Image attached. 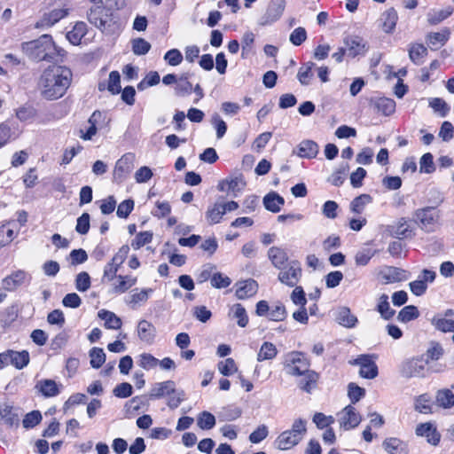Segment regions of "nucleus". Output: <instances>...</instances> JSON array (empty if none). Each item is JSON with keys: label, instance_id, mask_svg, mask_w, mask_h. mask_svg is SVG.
Segmentation results:
<instances>
[{"label": "nucleus", "instance_id": "26", "mask_svg": "<svg viewBox=\"0 0 454 454\" xmlns=\"http://www.w3.org/2000/svg\"><path fill=\"white\" fill-rule=\"evenodd\" d=\"M268 257L273 266L278 270L289 262L286 252L278 247H271L268 250Z\"/></svg>", "mask_w": 454, "mask_h": 454}, {"label": "nucleus", "instance_id": "46", "mask_svg": "<svg viewBox=\"0 0 454 454\" xmlns=\"http://www.w3.org/2000/svg\"><path fill=\"white\" fill-rule=\"evenodd\" d=\"M89 356L90 358V366L94 369L100 368L103 364L106 362V354L101 348L94 347L92 348L90 352Z\"/></svg>", "mask_w": 454, "mask_h": 454}, {"label": "nucleus", "instance_id": "18", "mask_svg": "<svg viewBox=\"0 0 454 454\" xmlns=\"http://www.w3.org/2000/svg\"><path fill=\"white\" fill-rule=\"evenodd\" d=\"M370 103L377 110L385 116H389L395 111V102L394 99L386 97H372L370 98Z\"/></svg>", "mask_w": 454, "mask_h": 454}, {"label": "nucleus", "instance_id": "51", "mask_svg": "<svg viewBox=\"0 0 454 454\" xmlns=\"http://www.w3.org/2000/svg\"><path fill=\"white\" fill-rule=\"evenodd\" d=\"M197 425L203 430H209L215 427V418L208 411H202L197 419Z\"/></svg>", "mask_w": 454, "mask_h": 454}, {"label": "nucleus", "instance_id": "63", "mask_svg": "<svg viewBox=\"0 0 454 454\" xmlns=\"http://www.w3.org/2000/svg\"><path fill=\"white\" fill-rule=\"evenodd\" d=\"M151 49V44L143 38L132 40V51L136 55H145Z\"/></svg>", "mask_w": 454, "mask_h": 454}, {"label": "nucleus", "instance_id": "4", "mask_svg": "<svg viewBox=\"0 0 454 454\" xmlns=\"http://www.w3.org/2000/svg\"><path fill=\"white\" fill-rule=\"evenodd\" d=\"M87 16L89 22L101 31H104L107 27H110L112 11L106 6L103 0H94Z\"/></svg>", "mask_w": 454, "mask_h": 454}, {"label": "nucleus", "instance_id": "14", "mask_svg": "<svg viewBox=\"0 0 454 454\" xmlns=\"http://www.w3.org/2000/svg\"><path fill=\"white\" fill-rule=\"evenodd\" d=\"M406 271L395 266H383L378 272L381 284L388 285L406 280Z\"/></svg>", "mask_w": 454, "mask_h": 454}, {"label": "nucleus", "instance_id": "29", "mask_svg": "<svg viewBox=\"0 0 454 454\" xmlns=\"http://www.w3.org/2000/svg\"><path fill=\"white\" fill-rule=\"evenodd\" d=\"M375 309L384 320L392 319L395 314V310L390 307L388 295L386 294H382L379 296Z\"/></svg>", "mask_w": 454, "mask_h": 454}, {"label": "nucleus", "instance_id": "40", "mask_svg": "<svg viewBox=\"0 0 454 454\" xmlns=\"http://www.w3.org/2000/svg\"><path fill=\"white\" fill-rule=\"evenodd\" d=\"M314 63L308 62L299 68L297 78L301 84L314 82Z\"/></svg>", "mask_w": 454, "mask_h": 454}, {"label": "nucleus", "instance_id": "3", "mask_svg": "<svg viewBox=\"0 0 454 454\" xmlns=\"http://www.w3.org/2000/svg\"><path fill=\"white\" fill-rule=\"evenodd\" d=\"M307 434V420L301 418L294 420L291 429L283 431L275 440L278 450H288L298 445Z\"/></svg>", "mask_w": 454, "mask_h": 454}, {"label": "nucleus", "instance_id": "27", "mask_svg": "<svg viewBox=\"0 0 454 454\" xmlns=\"http://www.w3.org/2000/svg\"><path fill=\"white\" fill-rule=\"evenodd\" d=\"M265 208L272 213H278L281 210V207L285 204L282 196L275 192L267 193L262 200Z\"/></svg>", "mask_w": 454, "mask_h": 454}, {"label": "nucleus", "instance_id": "32", "mask_svg": "<svg viewBox=\"0 0 454 454\" xmlns=\"http://www.w3.org/2000/svg\"><path fill=\"white\" fill-rule=\"evenodd\" d=\"M116 279H117V283H114L113 285L112 293L117 294H124L131 286L136 285L137 280L136 277H132L130 275H126V276L118 275V277H116Z\"/></svg>", "mask_w": 454, "mask_h": 454}, {"label": "nucleus", "instance_id": "47", "mask_svg": "<svg viewBox=\"0 0 454 454\" xmlns=\"http://www.w3.org/2000/svg\"><path fill=\"white\" fill-rule=\"evenodd\" d=\"M372 201V198L369 194H361L356 197L350 203V209L356 214H361L364 207Z\"/></svg>", "mask_w": 454, "mask_h": 454}, {"label": "nucleus", "instance_id": "30", "mask_svg": "<svg viewBox=\"0 0 454 454\" xmlns=\"http://www.w3.org/2000/svg\"><path fill=\"white\" fill-rule=\"evenodd\" d=\"M221 198L217 200V201L208 207L206 212V218L209 224H216L221 222L223 216L225 215L224 208L223 207V200H220Z\"/></svg>", "mask_w": 454, "mask_h": 454}, {"label": "nucleus", "instance_id": "44", "mask_svg": "<svg viewBox=\"0 0 454 454\" xmlns=\"http://www.w3.org/2000/svg\"><path fill=\"white\" fill-rule=\"evenodd\" d=\"M278 354V350L276 346L271 343L265 341L262 345L258 354H257V360L259 362L264 361V360H270L273 359Z\"/></svg>", "mask_w": 454, "mask_h": 454}, {"label": "nucleus", "instance_id": "2", "mask_svg": "<svg viewBox=\"0 0 454 454\" xmlns=\"http://www.w3.org/2000/svg\"><path fill=\"white\" fill-rule=\"evenodd\" d=\"M432 192L435 196L434 199H429V202L434 205L418 208L412 214L413 221L426 232H433L435 231V227L439 224L441 217L437 207L444 200V197L438 191H433Z\"/></svg>", "mask_w": 454, "mask_h": 454}, {"label": "nucleus", "instance_id": "64", "mask_svg": "<svg viewBox=\"0 0 454 454\" xmlns=\"http://www.w3.org/2000/svg\"><path fill=\"white\" fill-rule=\"evenodd\" d=\"M268 317L272 321H283L286 317V310L282 303H278L270 309Z\"/></svg>", "mask_w": 454, "mask_h": 454}, {"label": "nucleus", "instance_id": "39", "mask_svg": "<svg viewBox=\"0 0 454 454\" xmlns=\"http://www.w3.org/2000/svg\"><path fill=\"white\" fill-rule=\"evenodd\" d=\"M85 35L86 24L84 22H77L73 29L67 33L66 37L73 45H78Z\"/></svg>", "mask_w": 454, "mask_h": 454}, {"label": "nucleus", "instance_id": "60", "mask_svg": "<svg viewBox=\"0 0 454 454\" xmlns=\"http://www.w3.org/2000/svg\"><path fill=\"white\" fill-rule=\"evenodd\" d=\"M159 364V359L148 353H143L139 356L138 364L145 370H151L156 367Z\"/></svg>", "mask_w": 454, "mask_h": 454}, {"label": "nucleus", "instance_id": "31", "mask_svg": "<svg viewBox=\"0 0 454 454\" xmlns=\"http://www.w3.org/2000/svg\"><path fill=\"white\" fill-rule=\"evenodd\" d=\"M8 356L10 364L13 365L18 370L23 369L29 364V353L27 350L14 351L8 349Z\"/></svg>", "mask_w": 454, "mask_h": 454}, {"label": "nucleus", "instance_id": "49", "mask_svg": "<svg viewBox=\"0 0 454 454\" xmlns=\"http://www.w3.org/2000/svg\"><path fill=\"white\" fill-rule=\"evenodd\" d=\"M37 111L31 105H24L16 110V117L20 121H32L36 116Z\"/></svg>", "mask_w": 454, "mask_h": 454}, {"label": "nucleus", "instance_id": "54", "mask_svg": "<svg viewBox=\"0 0 454 454\" xmlns=\"http://www.w3.org/2000/svg\"><path fill=\"white\" fill-rule=\"evenodd\" d=\"M153 293L152 288L142 289L138 292L137 289H134L132 291V294L129 297V303L132 305H137L140 303H145L147 301L149 298V294Z\"/></svg>", "mask_w": 454, "mask_h": 454}, {"label": "nucleus", "instance_id": "16", "mask_svg": "<svg viewBox=\"0 0 454 454\" xmlns=\"http://www.w3.org/2000/svg\"><path fill=\"white\" fill-rule=\"evenodd\" d=\"M416 434L426 437L427 442L432 445H437L440 442L441 434L431 422L418 425L416 427Z\"/></svg>", "mask_w": 454, "mask_h": 454}, {"label": "nucleus", "instance_id": "6", "mask_svg": "<svg viewBox=\"0 0 454 454\" xmlns=\"http://www.w3.org/2000/svg\"><path fill=\"white\" fill-rule=\"evenodd\" d=\"M428 360H425L423 356L412 357L404 361L400 369L403 377L405 378H423L426 376Z\"/></svg>", "mask_w": 454, "mask_h": 454}, {"label": "nucleus", "instance_id": "13", "mask_svg": "<svg viewBox=\"0 0 454 454\" xmlns=\"http://www.w3.org/2000/svg\"><path fill=\"white\" fill-rule=\"evenodd\" d=\"M352 364L360 366L359 375L362 378L372 380L378 376V366L369 355L359 356Z\"/></svg>", "mask_w": 454, "mask_h": 454}, {"label": "nucleus", "instance_id": "34", "mask_svg": "<svg viewBox=\"0 0 454 454\" xmlns=\"http://www.w3.org/2000/svg\"><path fill=\"white\" fill-rule=\"evenodd\" d=\"M98 317L105 321L104 325L107 329L118 330L121 327V319L112 311L100 309L98 312Z\"/></svg>", "mask_w": 454, "mask_h": 454}, {"label": "nucleus", "instance_id": "19", "mask_svg": "<svg viewBox=\"0 0 454 454\" xmlns=\"http://www.w3.org/2000/svg\"><path fill=\"white\" fill-rule=\"evenodd\" d=\"M361 422V416L356 411L352 405L346 406L342 411V417L340 420V427L346 430L355 428Z\"/></svg>", "mask_w": 454, "mask_h": 454}, {"label": "nucleus", "instance_id": "10", "mask_svg": "<svg viewBox=\"0 0 454 454\" xmlns=\"http://www.w3.org/2000/svg\"><path fill=\"white\" fill-rule=\"evenodd\" d=\"M31 280V276L23 270H18L6 276L2 280V287L4 291L14 292L20 286L28 284Z\"/></svg>", "mask_w": 454, "mask_h": 454}, {"label": "nucleus", "instance_id": "56", "mask_svg": "<svg viewBox=\"0 0 454 454\" xmlns=\"http://www.w3.org/2000/svg\"><path fill=\"white\" fill-rule=\"evenodd\" d=\"M42 421V414L39 411H32L25 415L22 425L26 429L33 428Z\"/></svg>", "mask_w": 454, "mask_h": 454}, {"label": "nucleus", "instance_id": "37", "mask_svg": "<svg viewBox=\"0 0 454 454\" xmlns=\"http://www.w3.org/2000/svg\"><path fill=\"white\" fill-rule=\"evenodd\" d=\"M336 320L340 325L347 328L355 327L357 323V317L347 307H342L339 309Z\"/></svg>", "mask_w": 454, "mask_h": 454}, {"label": "nucleus", "instance_id": "7", "mask_svg": "<svg viewBox=\"0 0 454 454\" xmlns=\"http://www.w3.org/2000/svg\"><path fill=\"white\" fill-rule=\"evenodd\" d=\"M285 367L287 374L299 376L310 370V363L302 353L292 352L286 356Z\"/></svg>", "mask_w": 454, "mask_h": 454}, {"label": "nucleus", "instance_id": "62", "mask_svg": "<svg viewBox=\"0 0 454 454\" xmlns=\"http://www.w3.org/2000/svg\"><path fill=\"white\" fill-rule=\"evenodd\" d=\"M348 388V395L352 403H357L365 395L364 388L355 383H349Z\"/></svg>", "mask_w": 454, "mask_h": 454}, {"label": "nucleus", "instance_id": "23", "mask_svg": "<svg viewBox=\"0 0 454 454\" xmlns=\"http://www.w3.org/2000/svg\"><path fill=\"white\" fill-rule=\"evenodd\" d=\"M176 383L173 380H166L155 383L150 392V399H160L171 395L175 392Z\"/></svg>", "mask_w": 454, "mask_h": 454}, {"label": "nucleus", "instance_id": "24", "mask_svg": "<svg viewBox=\"0 0 454 454\" xmlns=\"http://www.w3.org/2000/svg\"><path fill=\"white\" fill-rule=\"evenodd\" d=\"M68 14V10L65 8L54 9L45 13L43 18L35 24V27H51L65 18Z\"/></svg>", "mask_w": 454, "mask_h": 454}, {"label": "nucleus", "instance_id": "8", "mask_svg": "<svg viewBox=\"0 0 454 454\" xmlns=\"http://www.w3.org/2000/svg\"><path fill=\"white\" fill-rule=\"evenodd\" d=\"M278 279L284 285L294 287L302 276L301 263L298 261H290L286 266L279 269Z\"/></svg>", "mask_w": 454, "mask_h": 454}, {"label": "nucleus", "instance_id": "12", "mask_svg": "<svg viewBox=\"0 0 454 454\" xmlns=\"http://www.w3.org/2000/svg\"><path fill=\"white\" fill-rule=\"evenodd\" d=\"M436 278V273L433 270L424 269L418 279L409 284L411 293L416 296L423 295L427 289V284L433 283Z\"/></svg>", "mask_w": 454, "mask_h": 454}, {"label": "nucleus", "instance_id": "1", "mask_svg": "<svg viewBox=\"0 0 454 454\" xmlns=\"http://www.w3.org/2000/svg\"><path fill=\"white\" fill-rule=\"evenodd\" d=\"M21 49L35 61L53 62L57 57L66 56V51L55 44L51 35H43L39 38L22 43Z\"/></svg>", "mask_w": 454, "mask_h": 454}, {"label": "nucleus", "instance_id": "25", "mask_svg": "<svg viewBox=\"0 0 454 454\" xmlns=\"http://www.w3.org/2000/svg\"><path fill=\"white\" fill-rule=\"evenodd\" d=\"M382 445L389 454H409L407 443L398 438H387Z\"/></svg>", "mask_w": 454, "mask_h": 454}, {"label": "nucleus", "instance_id": "43", "mask_svg": "<svg viewBox=\"0 0 454 454\" xmlns=\"http://www.w3.org/2000/svg\"><path fill=\"white\" fill-rule=\"evenodd\" d=\"M427 53V48L420 43L412 44L409 49L410 59L417 65H420L423 62V59L425 58Z\"/></svg>", "mask_w": 454, "mask_h": 454}, {"label": "nucleus", "instance_id": "52", "mask_svg": "<svg viewBox=\"0 0 454 454\" xmlns=\"http://www.w3.org/2000/svg\"><path fill=\"white\" fill-rule=\"evenodd\" d=\"M68 87H44L41 90V95L47 100H54L61 98L66 92Z\"/></svg>", "mask_w": 454, "mask_h": 454}, {"label": "nucleus", "instance_id": "55", "mask_svg": "<svg viewBox=\"0 0 454 454\" xmlns=\"http://www.w3.org/2000/svg\"><path fill=\"white\" fill-rule=\"evenodd\" d=\"M168 401L167 405L169 409L175 410L176 409L182 402L185 399V393L182 389H177L175 387V392L172 393L171 395H167Z\"/></svg>", "mask_w": 454, "mask_h": 454}, {"label": "nucleus", "instance_id": "58", "mask_svg": "<svg viewBox=\"0 0 454 454\" xmlns=\"http://www.w3.org/2000/svg\"><path fill=\"white\" fill-rule=\"evenodd\" d=\"M91 285L90 277L86 271L77 274L75 278V288L79 292H86Z\"/></svg>", "mask_w": 454, "mask_h": 454}, {"label": "nucleus", "instance_id": "42", "mask_svg": "<svg viewBox=\"0 0 454 454\" xmlns=\"http://www.w3.org/2000/svg\"><path fill=\"white\" fill-rule=\"evenodd\" d=\"M419 317V311L414 305L403 307L397 315V320L401 323H408Z\"/></svg>", "mask_w": 454, "mask_h": 454}, {"label": "nucleus", "instance_id": "45", "mask_svg": "<svg viewBox=\"0 0 454 454\" xmlns=\"http://www.w3.org/2000/svg\"><path fill=\"white\" fill-rule=\"evenodd\" d=\"M432 325L442 333L454 332V320L435 316L431 320Z\"/></svg>", "mask_w": 454, "mask_h": 454}, {"label": "nucleus", "instance_id": "48", "mask_svg": "<svg viewBox=\"0 0 454 454\" xmlns=\"http://www.w3.org/2000/svg\"><path fill=\"white\" fill-rule=\"evenodd\" d=\"M449 36V29H444L442 32L429 34L427 35V41L429 45L436 49L438 46L443 45L448 41Z\"/></svg>", "mask_w": 454, "mask_h": 454}, {"label": "nucleus", "instance_id": "5", "mask_svg": "<svg viewBox=\"0 0 454 454\" xmlns=\"http://www.w3.org/2000/svg\"><path fill=\"white\" fill-rule=\"evenodd\" d=\"M72 77V71L68 67L52 66L43 71L41 83L43 85H70Z\"/></svg>", "mask_w": 454, "mask_h": 454}, {"label": "nucleus", "instance_id": "50", "mask_svg": "<svg viewBox=\"0 0 454 454\" xmlns=\"http://www.w3.org/2000/svg\"><path fill=\"white\" fill-rule=\"evenodd\" d=\"M431 397L427 394H423L418 396L415 400V410L420 413L428 414L432 412L430 405Z\"/></svg>", "mask_w": 454, "mask_h": 454}, {"label": "nucleus", "instance_id": "61", "mask_svg": "<svg viewBox=\"0 0 454 454\" xmlns=\"http://www.w3.org/2000/svg\"><path fill=\"white\" fill-rule=\"evenodd\" d=\"M218 370L223 376H231L237 372L238 368L232 358H227L218 364Z\"/></svg>", "mask_w": 454, "mask_h": 454}, {"label": "nucleus", "instance_id": "35", "mask_svg": "<svg viewBox=\"0 0 454 454\" xmlns=\"http://www.w3.org/2000/svg\"><path fill=\"white\" fill-rule=\"evenodd\" d=\"M106 87H99L100 90H105ZM112 95H117L121 93V99L129 106H132L135 102L136 90L134 87H106Z\"/></svg>", "mask_w": 454, "mask_h": 454}, {"label": "nucleus", "instance_id": "22", "mask_svg": "<svg viewBox=\"0 0 454 454\" xmlns=\"http://www.w3.org/2000/svg\"><path fill=\"white\" fill-rule=\"evenodd\" d=\"M237 286L236 296L239 300H245L253 297L258 291V284L252 278L239 282L237 283Z\"/></svg>", "mask_w": 454, "mask_h": 454}, {"label": "nucleus", "instance_id": "28", "mask_svg": "<svg viewBox=\"0 0 454 454\" xmlns=\"http://www.w3.org/2000/svg\"><path fill=\"white\" fill-rule=\"evenodd\" d=\"M299 376L301 378L299 380L297 384L301 389L307 393H310L311 390L316 387L319 378L318 373L312 370H309Z\"/></svg>", "mask_w": 454, "mask_h": 454}, {"label": "nucleus", "instance_id": "20", "mask_svg": "<svg viewBox=\"0 0 454 454\" xmlns=\"http://www.w3.org/2000/svg\"><path fill=\"white\" fill-rule=\"evenodd\" d=\"M398 15L395 8L391 7L385 11L380 17L379 27L387 33L391 34L395 28Z\"/></svg>", "mask_w": 454, "mask_h": 454}, {"label": "nucleus", "instance_id": "57", "mask_svg": "<svg viewBox=\"0 0 454 454\" xmlns=\"http://www.w3.org/2000/svg\"><path fill=\"white\" fill-rule=\"evenodd\" d=\"M231 310L233 311V317L238 319V325L246 327L248 324V317L245 308L241 304L237 303L233 305Z\"/></svg>", "mask_w": 454, "mask_h": 454}, {"label": "nucleus", "instance_id": "41", "mask_svg": "<svg viewBox=\"0 0 454 454\" xmlns=\"http://www.w3.org/2000/svg\"><path fill=\"white\" fill-rule=\"evenodd\" d=\"M0 417L4 420L5 424L11 427L19 425V414L11 405L5 404L0 409Z\"/></svg>", "mask_w": 454, "mask_h": 454}, {"label": "nucleus", "instance_id": "38", "mask_svg": "<svg viewBox=\"0 0 454 454\" xmlns=\"http://www.w3.org/2000/svg\"><path fill=\"white\" fill-rule=\"evenodd\" d=\"M318 153V145L312 140H303L298 147V155L301 158L312 159Z\"/></svg>", "mask_w": 454, "mask_h": 454}, {"label": "nucleus", "instance_id": "17", "mask_svg": "<svg viewBox=\"0 0 454 454\" xmlns=\"http://www.w3.org/2000/svg\"><path fill=\"white\" fill-rule=\"evenodd\" d=\"M388 231L392 237L399 239L411 238L414 235L408 220L404 217L400 218L395 223L389 225Z\"/></svg>", "mask_w": 454, "mask_h": 454}, {"label": "nucleus", "instance_id": "15", "mask_svg": "<svg viewBox=\"0 0 454 454\" xmlns=\"http://www.w3.org/2000/svg\"><path fill=\"white\" fill-rule=\"evenodd\" d=\"M347 56L349 58H356L360 55H364L368 51V44L365 40L356 35L348 36L344 41Z\"/></svg>", "mask_w": 454, "mask_h": 454}, {"label": "nucleus", "instance_id": "11", "mask_svg": "<svg viewBox=\"0 0 454 454\" xmlns=\"http://www.w3.org/2000/svg\"><path fill=\"white\" fill-rule=\"evenodd\" d=\"M286 7V0H270L266 12L261 17L259 24L267 26L274 23L282 16Z\"/></svg>", "mask_w": 454, "mask_h": 454}, {"label": "nucleus", "instance_id": "9", "mask_svg": "<svg viewBox=\"0 0 454 454\" xmlns=\"http://www.w3.org/2000/svg\"><path fill=\"white\" fill-rule=\"evenodd\" d=\"M135 154L127 153L123 154L115 163L113 181L117 184L122 183L134 168Z\"/></svg>", "mask_w": 454, "mask_h": 454}, {"label": "nucleus", "instance_id": "33", "mask_svg": "<svg viewBox=\"0 0 454 454\" xmlns=\"http://www.w3.org/2000/svg\"><path fill=\"white\" fill-rule=\"evenodd\" d=\"M35 388L38 389L44 397H53L59 394V386L53 380L46 379L39 380L35 385Z\"/></svg>", "mask_w": 454, "mask_h": 454}, {"label": "nucleus", "instance_id": "36", "mask_svg": "<svg viewBox=\"0 0 454 454\" xmlns=\"http://www.w3.org/2000/svg\"><path fill=\"white\" fill-rule=\"evenodd\" d=\"M436 404L443 409H450L454 406V394L450 389L442 388L436 392Z\"/></svg>", "mask_w": 454, "mask_h": 454}, {"label": "nucleus", "instance_id": "53", "mask_svg": "<svg viewBox=\"0 0 454 454\" xmlns=\"http://www.w3.org/2000/svg\"><path fill=\"white\" fill-rule=\"evenodd\" d=\"M11 225L12 223H9L0 226V243L3 247L10 244L17 235Z\"/></svg>", "mask_w": 454, "mask_h": 454}, {"label": "nucleus", "instance_id": "59", "mask_svg": "<svg viewBox=\"0 0 454 454\" xmlns=\"http://www.w3.org/2000/svg\"><path fill=\"white\" fill-rule=\"evenodd\" d=\"M153 239V233L151 231L139 232L131 242V247L134 249H139L145 245L150 243Z\"/></svg>", "mask_w": 454, "mask_h": 454}, {"label": "nucleus", "instance_id": "21", "mask_svg": "<svg viewBox=\"0 0 454 454\" xmlns=\"http://www.w3.org/2000/svg\"><path fill=\"white\" fill-rule=\"evenodd\" d=\"M137 331L141 341L147 344H152L154 341L156 328L151 322L145 319L140 320L137 324Z\"/></svg>", "mask_w": 454, "mask_h": 454}]
</instances>
